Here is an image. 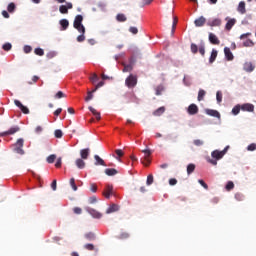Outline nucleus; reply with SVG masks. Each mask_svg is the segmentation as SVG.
<instances>
[{
  "label": "nucleus",
  "instance_id": "nucleus-55",
  "mask_svg": "<svg viewBox=\"0 0 256 256\" xmlns=\"http://www.w3.org/2000/svg\"><path fill=\"white\" fill-rule=\"evenodd\" d=\"M90 81H92V83H97V81H99V76H97V74H93L90 77Z\"/></svg>",
  "mask_w": 256,
  "mask_h": 256
},
{
  "label": "nucleus",
  "instance_id": "nucleus-52",
  "mask_svg": "<svg viewBox=\"0 0 256 256\" xmlns=\"http://www.w3.org/2000/svg\"><path fill=\"white\" fill-rule=\"evenodd\" d=\"M193 143H194V145H195L196 147H201V145L204 144L203 140H200V139L194 140Z\"/></svg>",
  "mask_w": 256,
  "mask_h": 256
},
{
  "label": "nucleus",
  "instance_id": "nucleus-14",
  "mask_svg": "<svg viewBox=\"0 0 256 256\" xmlns=\"http://www.w3.org/2000/svg\"><path fill=\"white\" fill-rule=\"evenodd\" d=\"M209 41L212 45H220L221 41L217 37V35L213 33H209Z\"/></svg>",
  "mask_w": 256,
  "mask_h": 256
},
{
  "label": "nucleus",
  "instance_id": "nucleus-62",
  "mask_svg": "<svg viewBox=\"0 0 256 256\" xmlns=\"http://www.w3.org/2000/svg\"><path fill=\"white\" fill-rule=\"evenodd\" d=\"M198 183L205 189H209V186L207 185V183H205V181L203 180H198Z\"/></svg>",
  "mask_w": 256,
  "mask_h": 256
},
{
  "label": "nucleus",
  "instance_id": "nucleus-15",
  "mask_svg": "<svg viewBox=\"0 0 256 256\" xmlns=\"http://www.w3.org/2000/svg\"><path fill=\"white\" fill-rule=\"evenodd\" d=\"M87 211L92 217H94V219H101V217H103V215L100 212L93 208H88Z\"/></svg>",
  "mask_w": 256,
  "mask_h": 256
},
{
  "label": "nucleus",
  "instance_id": "nucleus-12",
  "mask_svg": "<svg viewBox=\"0 0 256 256\" xmlns=\"http://www.w3.org/2000/svg\"><path fill=\"white\" fill-rule=\"evenodd\" d=\"M221 19L215 18L213 20H208L207 25L208 27H221Z\"/></svg>",
  "mask_w": 256,
  "mask_h": 256
},
{
  "label": "nucleus",
  "instance_id": "nucleus-10",
  "mask_svg": "<svg viewBox=\"0 0 256 256\" xmlns=\"http://www.w3.org/2000/svg\"><path fill=\"white\" fill-rule=\"evenodd\" d=\"M240 106H241V111H247L248 113H253L255 111V105L251 103H245Z\"/></svg>",
  "mask_w": 256,
  "mask_h": 256
},
{
  "label": "nucleus",
  "instance_id": "nucleus-47",
  "mask_svg": "<svg viewBox=\"0 0 256 256\" xmlns=\"http://www.w3.org/2000/svg\"><path fill=\"white\" fill-rule=\"evenodd\" d=\"M7 10L9 13H13V11H15V3H10L7 7Z\"/></svg>",
  "mask_w": 256,
  "mask_h": 256
},
{
  "label": "nucleus",
  "instance_id": "nucleus-37",
  "mask_svg": "<svg viewBox=\"0 0 256 256\" xmlns=\"http://www.w3.org/2000/svg\"><path fill=\"white\" fill-rule=\"evenodd\" d=\"M195 171V164H188L187 166V174L191 175Z\"/></svg>",
  "mask_w": 256,
  "mask_h": 256
},
{
  "label": "nucleus",
  "instance_id": "nucleus-57",
  "mask_svg": "<svg viewBox=\"0 0 256 256\" xmlns=\"http://www.w3.org/2000/svg\"><path fill=\"white\" fill-rule=\"evenodd\" d=\"M77 41L78 43H83V41H85V33H81V35L77 37Z\"/></svg>",
  "mask_w": 256,
  "mask_h": 256
},
{
  "label": "nucleus",
  "instance_id": "nucleus-19",
  "mask_svg": "<svg viewBox=\"0 0 256 256\" xmlns=\"http://www.w3.org/2000/svg\"><path fill=\"white\" fill-rule=\"evenodd\" d=\"M103 195L106 199H110L111 195H113V187L111 185H107Z\"/></svg>",
  "mask_w": 256,
  "mask_h": 256
},
{
  "label": "nucleus",
  "instance_id": "nucleus-43",
  "mask_svg": "<svg viewBox=\"0 0 256 256\" xmlns=\"http://www.w3.org/2000/svg\"><path fill=\"white\" fill-rule=\"evenodd\" d=\"M235 188V184L232 182V181H229L227 184H226V190L227 191H231V189H234Z\"/></svg>",
  "mask_w": 256,
  "mask_h": 256
},
{
  "label": "nucleus",
  "instance_id": "nucleus-40",
  "mask_svg": "<svg viewBox=\"0 0 256 256\" xmlns=\"http://www.w3.org/2000/svg\"><path fill=\"white\" fill-rule=\"evenodd\" d=\"M216 101L217 103H221V101H223V93H221V91L216 93Z\"/></svg>",
  "mask_w": 256,
  "mask_h": 256
},
{
  "label": "nucleus",
  "instance_id": "nucleus-3",
  "mask_svg": "<svg viewBox=\"0 0 256 256\" xmlns=\"http://www.w3.org/2000/svg\"><path fill=\"white\" fill-rule=\"evenodd\" d=\"M74 29H77L79 33H85V26H83V16L78 14L74 19Z\"/></svg>",
  "mask_w": 256,
  "mask_h": 256
},
{
  "label": "nucleus",
  "instance_id": "nucleus-39",
  "mask_svg": "<svg viewBox=\"0 0 256 256\" xmlns=\"http://www.w3.org/2000/svg\"><path fill=\"white\" fill-rule=\"evenodd\" d=\"M55 159H57V156L55 154H51L47 157V163H55Z\"/></svg>",
  "mask_w": 256,
  "mask_h": 256
},
{
  "label": "nucleus",
  "instance_id": "nucleus-31",
  "mask_svg": "<svg viewBox=\"0 0 256 256\" xmlns=\"http://www.w3.org/2000/svg\"><path fill=\"white\" fill-rule=\"evenodd\" d=\"M205 95H207V92L203 89H200L198 92V101H203V99H205Z\"/></svg>",
  "mask_w": 256,
  "mask_h": 256
},
{
  "label": "nucleus",
  "instance_id": "nucleus-34",
  "mask_svg": "<svg viewBox=\"0 0 256 256\" xmlns=\"http://www.w3.org/2000/svg\"><path fill=\"white\" fill-rule=\"evenodd\" d=\"M35 55H38L39 57H43L45 55V51L42 48H36L34 50Z\"/></svg>",
  "mask_w": 256,
  "mask_h": 256
},
{
  "label": "nucleus",
  "instance_id": "nucleus-2",
  "mask_svg": "<svg viewBox=\"0 0 256 256\" xmlns=\"http://www.w3.org/2000/svg\"><path fill=\"white\" fill-rule=\"evenodd\" d=\"M23 145H25V140L23 138H19L16 143L12 144V150L14 153L18 155H25V150H23Z\"/></svg>",
  "mask_w": 256,
  "mask_h": 256
},
{
  "label": "nucleus",
  "instance_id": "nucleus-33",
  "mask_svg": "<svg viewBox=\"0 0 256 256\" xmlns=\"http://www.w3.org/2000/svg\"><path fill=\"white\" fill-rule=\"evenodd\" d=\"M116 21L124 23V21H127V17L125 16V14H117Z\"/></svg>",
  "mask_w": 256,
  "mask_h": 256
},
{
  "label": "nucleus",
  "instance_id": "nucleus-24",
  "mask_svg": "<svg viewBox=\"0 0 256 256\" xmlns=\"http://www.w3.org/2000/svg\"><path fill=\"white\" fill-rule=\"evenodd\" d=\"M91 152V150L89 148H85L80 150V157L81 159H89V153Z\"/></svg>",
  "mask_w": 256,
  "mask_h": 256
},
{
  "label": "nucleus",
  "instance_id": "nucleus-1",
  "mask_svg": "<svg viewBox=\"0 0 256 256\" xmlns=\"http://www.w3.org/2000/svg\"><path fill=\"white\" fill-rule=\"evenodd\" d=\"M227 151H229V146H226L222 151L214 150L211 153L212 159H208V163H211V165H217V161L220 159H223L225 157Z\"/></svg>",
  "mask_w": 256,
  "mask_h": 256
},
{
  "label": "nucleus",
  "instance_id": "nucleus-6",
  "mask_svg": "<svg viewBox=\"0 0 256 256\" xmlns=\"http://www.w3.org/2000/svg\"><path fill=\"white\" fill-rule=\"evenodd\" d=\"M21 128L19 126H13L8 131H4L0 133V137H7V135H15V133H19Z\"/></svg>",
  "mask_w": 256,
  "mask_h": 256
},
{
  "label": "nucleus",
  "instance_id": "nucleus-4",
  "mask_svg": "<svg viewBox=\"0 0 256 256\" xmlns=\"http://www.w3.org/2000/svg\"><path fill=\"white\" fill-rule=\"evenodd\" d=\"M198 51H199L200 55L202 57H204V55H205V44L204 43H202L199 47L195 43L191 44V52L195 55L198 53Z\"/></svg>",
  "mask_w": 256,
  "mask_h": 256
},
{
  "label": "nucleus",
  "instance_id": "nucleus-28",
  "mask_svg": "<svg viewBox=\"0 0 256 256\" xmlns=\"http://www.w3.org/2000/svg\"><path fill=\"white\" fill-rule=\"evenodd\" d=\"M217 55H218L217 50L212 49V52H211V55H210V58H209V63H215V59H217Z\"/></svg>",
  "mask_w": 256,
  "mask_h": 256
},
{
  "label": "nucleus",
  "instance_id": "nucleus-61",
  "mask_svg": "<svg viewBox=\"0 0 256 256\" xmlns=\"http://www.w3.org/2000/svg\"><path fill=\"white\" fill-rule=\"evenodd\" d=\"M31 51H33V48L31 46H24V53H31Z\"/></svg>",
  "mask_w": 256,
  "mask_h": 256
},
{
  "label": "nucleus",
  "instance_id": "nucleus-29",
  "mask_svg": "<svg viewBox=\"0 0 256 256\" xmlns=\"http://www.w3.org/2000/svg\"><path fill=\"white\" fill-rule=\"evenodd\" d=\"M86 241H95L96 239V236H95V233L93 232H88L84 235Z\"/></svg>",
  "mask_w": 256,
  "mask_h": 256
},
{
  "label": "nucleus",
  "instance_id": "nucleus-63",
  "mask_svg": "<svg viewBox=\"0 0 256 256\" xmlns=\"http://www.w3.org/2000/svg\"><path fill=\"white\" fill-rule=\"evenodd\" d=\"M115 153H116V155H117L118 157H123V155H124L123 150H121V149L115 150Z\"/></svg>",
  "mask_w": 256,
  "mask_h": 256
},
{
  "label": "nucleus",
  "instance_id": "nucleus-54",
  "mask_svg": "<svg viewBox=\"0 0 256 256\" xmlns=\"http://www.w3.org/2000/svg\"><path fill=\"white\" fill-rule=\"evenodd\" d=\"M129 71H133V66L131 64L124 66L123 72L127 73Z\"/></svg>",
  "mask_w": 256,
  "mask_h": 256
},
{
  "label": "nucleus",
  "instance_id": "nucleus-27",
  "mask_svg": "<svg viewBox=\"0 0 256 256\" xmlns=\"http://www.w3.org/2000/svg\"><path fill=\"white\" fill-rule=\"evenodd\" d=\"M165 113V106H162L153 112L154 117H161Z\"/></svg>",
  "mask_w": 256,
  "mask_h": 256
},
{
  "label": "nucleus",
  "instance_id": "nucleus-23",
  "mask_svg": "<svg viewBox=\"0 0 256 256\" xmlns=\"http://www.w3.org/2000/svg\"><path fill=\"white\" fill-rule=\"evenodd\" d=\"M104 173L108 177H113V176L117 175V173H119V171H117V169H115V168H106Z\"/></svg>",
  "mask_w": 256,
  "mask_h": 256
},
{
  "label": "nucleus",
  "instance_id": "nucleus-50",
  "mask_svg": "<svg viewBox=\"0 0 256 256\" xmlns=\"http://www.w3.org/2000/svg\"><path fill=\"white\" fill-rule=\"evenodd\" d=\"M103 85H105V82L100 81L95 88L92 90V93H95L97 91V89H100V87H103Z\"/></svg>",
  "mask_w": 256,
  "mask_h": 256
},
{
  "label": "nucleus",
  "instance_id": "nucleus-22",
  "mask_svg": "<svg viewBox=\"0 0 256 256\" xmlns=\"http://www.w3.org/2000/svg\"><path fill=\"white\" fill-rule=\"evenodd\" d=\"M237 11H238V13H240L241 15H245V13H247V9L245 8V1L239 2Z\"/></svg>",
  "mask_w": 256,
  "mask_h": 256
},
{
  "label": "nucleus",
  "instance_id": "nucleus-58",
  "mask_svg": "<svg viewBox=\"0 0 256 256\" xmlns=\"http://www.w3.org/2000/svg\"><path fill=\"white\" fill-rule=\"evenodd\" d=\"M256 150V144L252 143L250 145H248L247 147V151H255Z\"/></svg>",
  "mask_w": 256,
  "mask_h": 256
},
{
  "label": "nucleus",
  "instance_id": "nucleus-18",
  "mask_svg": "<svg viewBox=\"0 0 256 256\" xmlns=\"http://www.w3.org/2000/svg\"><path fill=\"white\" fill-rule=\"evenodd\" d=\"M206 114L210 115V117H216L217 119H221V114L217 110L206 109Z\"/></svg>",
  "mask_w": 256,
  "mask_h": 256
},
{
  "label": "nucleus",
  "instance_id": "nucleus-56",
  "mask_svg": "<svg viewBox=\"0 0 256 256\" xmlns=\"http://www.w3.org/2000/svg\"><path fill=\"white\" fill-rule=\"evenodd\" d=\"M90 191H92V193H97V184L91 183L90 184Z\"/></svg>",
  "mask_w": 256,
  "mask_h": 256
},
{
  "label": "nucleus",
  "instance_id": "nucleus-42",
  "mask_svg": "<svg viewBox=\"0 0 256 256\" xmlns=\"http://www.w3.org/2000/svg\"><path fill=\"white\" fill-rule=\"evenodd\" d=\"M54 135H55L56 139H61V137H63V131L57 129V130H55Z\"/></svg>",
  "mask_w": 256,
  "mask_h": 256
},
{
  "label": "nucleus",
  "instance_id": "nucleus-36",
  "mask_svg": "<svg viewBox=\"0 0 256 256\" xmlns=\"http://www.w3.org/2000/svg\"><path fill=\"white\" fill-rule=\"evenodd\" d=\"M67 97V95H65V93H63V91H58L55 96H54V99H63Z\"/></svg>",
  "mask_w": 256,
  "mask_h": 256
},
{
  "label": "nucleus",
  "instance_id": "nucleus-49",
  "mask_svg": "<svg viewBox=\"0 0 256 256\" xmlns=\"http://www.w3.org/2000/svg\"><path fill=\"white\" fill-rule=\"evenodd\" d=\"M13 46L11 45V43H5L3 46H2V48H3V50L4 51H11V48H12Z\"/></svg>",
  "mask_w": 256,
  "mask_h": 256
},
{
  "label": "nucleus",
  "instance_id": "nucleus-17",
  "mask_svg": "<svg viewBox=\"0 0 256 256\" xmlns=\"http://www.w3.org/2000/svg\"><path fill=\"white\" fill-rule=\"evenodd\" d=\"M243 69L244 71H246V73H252V71L255 70V66L251 62H245L243 65Z\"/></svg>",
  "mask_w": 256,
  "mask_h": 256
},
{
  "label": "nucleus",
  "instance_id": "nucleus-46",
  "mask_svg": "<svg viewBox=\"0 0 256 256\" xmlns=\"http://www.w3.org/2000/svg\"><path fill=\"white\" fill-rule=\"evenodd\" d=\"M146 185H153V174L148 175Z\"/></svg>",
  "mask_w": 256,
  "mask_h": 256
},
{
  "label": "nucleus",
  "instance_id": "nucleus-20",
  "mask_svg": "<svg viewBox=\"0 0 256 256\" xmlns=\"http://www.w3.org/2000/svg\"><path fill=\"white\" fill-rule=\"evenodd\" d=\"M235 23H237V20H235V18L229 19L225 25V30L231 31V29H233V27L235 26Z\"/></svg>",
  "mask_w": 256,
  "mask_h": 256
},
{
  "label": "nucleus",
  "instance_id": "nucleus-16",
  "mask_svg": "<svg viewBox=\"0 0 256 256\" xmlns=\"http://www.w3.org/2000/svg\"><path fill=\"white\" fill-rule=\"evenodd\" d=\"M207 23V19L203 16H200L198 19L194 21L195 27H203Z\"/></svg>",
  "mask_w": 256,
  "mask_h": 256
},
{
  "label": "nucleus",
  "instance_id": "nucleus-51",
  "mask_svg": "<svg viewBox=\"0 0 256 256\" xmlns=\"http://www.w3.org/2000/svg\"><path fill=\"white\" fill-rule=\"evenodd\" d=\"M94 93L95 92H93V91H88L87 97L85 98V101H91V99H93V94Z\"/></svg>",
  "mask_w": 256,
  "mask_h": 256
},
{
  "label": "nucleus",
  "instance_id": "nucleus-26",
  "mask_svg": "<svg viewBox=\"0 0 256 256\" xmlns=\"http://www.w3.org/2000/svg\"><path fill=\"white\" fill-rule=\"evenodd\" d=\"M75 165L78 169H85V161L83 160V158L76 159Z\"/></svg>",
  "mask_w": 256,
  "mask_h": 256
},
{
  "label": "nucleus",
  "instance_id": "nucleus-21",
  "mask_svg": "<svg viewBox=\"0 0 256 256\" xmlns=\"http://www.w3.org/2000/svg\"><path fill=\"white\" fill-rule=\"evenodd\" d=\"M95 163L94 165H101L102 167H107V164H105V160L100 158L99 155H94Z\"/></svg>",
  "mask_w": 256,
  "mask_h": 256
},
{
  "label": "nucleus",
  "instance_id": "nucleus-59",
  "mask_svg": "<svg viewBox=\"0 0 256 256\" xmlns=\"http://www.w3.org/2000/svg\"><path fill=\"white\" fill-rule=\"evenodd\" d=\"M235 199H237V201H243L244 196L241 193H236L235 194Z\"/></svg>",
  "mask_w": 256,
  "mask_h": 256
},
{
  "label": "nucleus",
  "instance_id": "nucleus-41",
  "mask_svg": "<svg viewBox=\"0 0 256 256\" xmlns=\"http://www.w3.org/2000/svg\"><path fill=\"white\" fill-rule=\"evenodd\" d=\"M84 249H86L87 251H95V245L89 243L85 244Z\"/></svg>",
  "mask_w": 256,
  "mask_h": 256
},
{
  "label": "nucleus",
  "instance_id": "nucleus-7",
  "mask_svg": "<svg viewBox=\"0 0 256 256\" xmlns=\"http://www.w3.org/2000/svg\"><path fill=\"white\" fill-rule=\"evenodd\" d=\"M126 85L131 89L137 85V76L130 74L129 77L126 78Z\"/></svg>",
  "mask_w": 256,
  "mask_h": 256
},
{
  "label": "nucleus",
  "instance_id": "nucleus-38",
  "mask_svg": "<svg viewBox=\"0 0 256 256\" xmlns=\"http://www.w3.org/2000/svg\"><path fill=\"white\" fill-rule=\"evenodd\" d=\"M151 3H153V0H142L139 3V7L143 8V7H145V5H151Z\"/></svg>",
  "mask_w": 256,
  "mask_h": 256
},
{
  "label": "nucleus",
  "instance_id": "nucleus-48",
  "mask_svg": "<svg viewBox=\"0 0 256 256\" xmlns=\"http://www.w3.org/2000/svg\"><path fill=\"white\" fill-rule=\"evenodd\" d=\"M70 185H71L73 191H77V184H75V178L70 179Z\"/></svg>",
  "mask_w": 256,
  "mask_h": 256
},
{
  "label": "nucleus",
  "instance_id": "nucleus-35",
  "mask_svg": "<svg viewBox=\"0 0 256 256\" xmlns=\"http://www.w3.org/2000/svg\"><path fill=\"white\" fill-rule=\"evenodd\" d=\"M163 91H164L163 85H159L155 88V95L159 96L163 93Z\"/></svg>",
  "mask_w": 256,
  "mask_h": 256
},
{
  "label": "nucleus",
  "instance_id": "nucleus-9",
  "mask_svg": "<svg viewBox=\"0 0 256 256\" xmlns=\"http://www.w3.org/2000/svg\"><path fill=\"white\" fill-rule=\"evenodd\" d=\"M187 113L189 115H197L199 113V106L197 104H190L187 108Z\"/></svg>",
  "mask_w": 256,
  "mask_h": 256
},
{
  "label": "nucleus",
  "instance_id": "nucleus-53",
  "mask_svg": "<svg viewBox=\"0 0 256 256\" xmlns=\"http://www.w3.org/2000/svg\"><path fill=\"white\" fill-rule=\"evenodd\" d=\"M73 211H74L75 215H81L83 213V209H81L79 207H74Z\"/></svg>",
  "mask_w": 256,
  "mask_h": 256
},
{
  "label": "nucleus",
  "instance_id": "nucleus-13",
  "mask_svg": "<svg viewBox=\"0 0 256 256\" xmlns=\"http://www.w3.org/2000/svg\"><path fill=\"white\" fill-rule=\"evenodd\" d=\"M224 55L227 61H233V59H235V56H233V52H231V49L229 47L224 48Z\"/></svg>",
  "mask_w": 256,
  "mask_h": 256
},
{
  "label": "nucleus",
  "instance_id": "nucleus-45",
  "mask_svg": "<svg viewBox=\"0 0 256 256\" xmlns=\"http://www.w3.org/2000/svg\"><path fill=\"white\" fill-rule=\"evenodd\" d=\"M130 234L128 232H122L119 235V239H129Z\"/></svg>",
  "mask_w": 256,
  "mask_h": 256
},
{
  "label": "nucleus",
  "instance_id": "nucleus-32",
  "mask_svg": "<svg viewBox=\"0 0 256 256\" xmlns=\"http://www.w3.org/2000/svg\"><path fill=\"white\" fill-rule=\"evenodd\" d=\"M239 113H241V105L237 104L236 106L233 107L232 114L239 115Z\"/></svg>",
  "mask_w": 256,
  "mask_h": 256
},
{
  "label": "nucleus",
  "instance_id": "nucleus-8",
  "mask_svg": "<svg viewBox=\"0 0 256 256\" xmlns=\"http://www.w3.org/2000/svg\"><path fill=\"white\" fill-rule=\"evenodd\" d=\"M69 9H73V4L71 2H67L66 5H61L59 7V11L62 15H67V13H69Z\"/></svg>",
  "mask_w": 256,
  "mask_h": 256
},
{
  "label": "nucleus",
  "instance_id": "nucleus-30",
  "mask_svg": "<svg viewBox=\"0 0 256 256\" xmlns=\"http://www.w3.org/2000/svg\"><path fill=\"white\" fill-rule=\"evenodd\" d=\"M60 25L62 27V31H66V29L69 27V20L67 19L60 20Z\"/></svg>",
  "mask_w": 256,
  "mask_h": 256
},
{
  "label": "nucleus",
  "instance_id": "nucleus-5",
  "mask_svg": "<svg viewBox=\"0 0 256 256\" xmlns=\"http://www.w3.org/2000/svg\"><path fill=\"white\" fill-rule=\"evenodd\" d=\"M142 153H144V159H141V163H143L145 167H149V165H151V159H149V157H151V150L145 149L142 150Z\"/></svg>",
  "mask_w": 256,
  "mask_h": 256
},
{
  "label": "nucleus",
  "instance_id": "nucleus-60",
  "mask_svg": "<svg viewBox=\"0 0 256 256\" xmlns=\"http://www.w3.org/2000/svg\"><path fill=\"white\" fill-rule=\"evenodd\" d=\"M129 31L133 35H137V33H139V30L137 29V27H130Z\"/></svg>",
  "mask_w": 256,
  "mask_h": 256
},
{
  "label": "nucleus",
  "instance_id": "nucleus-44",
  "mask_svg": "<svg viewBox=\"0 0 256 256\" xmlns=\"http://www.w3.org/2000/svg\"><path fill=\"white\" fill-rule=\"evenodd\" d=\"M243 45H244V47H253V45H255V43H253L251 39H248L243 43Z\"/></svg>",
  "mask_w": 256,
  "mask_h": 256
},
{
  "label": "nucleus",
  "instance_id": "nucleus-64",
  "mask_svg": "<svg viewBox=\"0 0 256 256\" xmlns=\"http://www.w3.org/2000/svg\"><path fill=\"white\" fill-rule=\"evenodd\" d=\"M177 183V179H175V178H171L170 180H169V185H175Z\"/></svg>",
  "mask_w": 256,
  "mask_h": 256
},
{
  "label": "nucleus",
  "instance_id": "nucleus-25",
  "mask_svg": "<svg viewBox=\"0 0 256 256\" xmlns=\"http://www.w3.org/2000/svg\"><path fill=\"white\" fill-rule=\"evenodd\" d=\"M118 210H119V205L112 204V205H110V207L107 208L106 214L109 215L111 213H116V211H118Z\"/></svg>",
  "mask_w": 256,
  "mask_h": 256
},
{
  "label": "nucleus",
  "instance_id": "nucleus-11",
  "mask_svg": "<svg viewBox=\"0 0 256 256\" xmlns=\"http://www.w3.org/2000/svg\"><path fill=\"white\" fill-rule=\"evenodd\" d=\"M14 104L16 105V107H19V109L22 111V113H24V115H29V108H27V106L23 105L21 103V101L14 100Z\"/></svg>",
  "mask_w": 256,
  "mask_h": 256
}]
</instances>
